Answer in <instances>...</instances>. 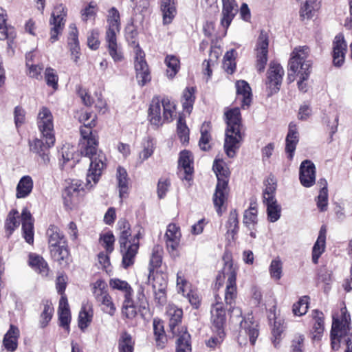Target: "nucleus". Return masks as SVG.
<instances>
[{"instance_id":"nucleus-53","label":"nucleus","mask_w":352,"mask_h":352,"mask_svg":"<svg viewBox=\"0 0 352 352\" xmlns=\"http://www.w3.org/2000/svg\"><path fill=\"white\" fill-rule=\"evenodd\" d=\"M100 241L107 253L110 254L113 251L115 237L112 232H109L101 234Z\"/></svg>"},{"instance_id":"nucleus-21","label":"nucleus","mask_w":352,"mask_h":352,"mask_svg":"<svg viewBox=\"0 0 352 352\" xmlns=\"http://www.w3.org/2000/svg\"><path fill=\"white\" fill-rule=\"evenodd\" d=\"M299 179L301 184L307 188L312 186L316 180V168L313 162L306 160L300 166Z\"/></svg>"},{"instance_id":"nucleus-51","label":"nucleus","mask_w":352,"mask_h":352,"mask_svg":"<svg viewBox=\"0 0 352 352\" xmlns=\"http://www.w3.org/2000/svg\"><path fill=\"white\" fill-rule=\"evenodd\" d=\"M214 335L212 336L206 342V344L208 347L215 349L219 347L223 342L226 333L224 330L212 331Z\"/></svg>"},{"instance_id":"nucleus-12","label":"nucleus","mask_w":352,"mask_h":352,"mask_svg":"<svg viewBox=\"0 0 352 352\" xmlns=\"http://www.w3.org/2000/svg\"><path fill=\"white\" fill-rule=\"evenodd\" d=\"M135 69L136 72V80L140 87H144L151 80V76L148 66L145 60L144 52L137 45L135 47Z\"/></svg>"},{"instance_id":"nucleus-15","label":"nucleus","mask_w":352,"mask_h":352,"mask_svg":"<svg viewBox=\"0 0 352 352\" xmlns=\"http://www.w3.org/2000/svg\"><path fill=\"white\" fill-rule=\"evenodd\" d=\"M66 12L62 4L58 5L54 9L50 19V25H53L50 32V41L52 43L58 40V35L61 33L64 25Z\"/></svg>"},{"instance_id":"nucleus-48","label":"nucleus","mask_w":352,"mask_h":352,"mask_svg":"<svg viewBox=\"0 0 352 352\" xmlns=\"http://www.w3.org/2000/svg\"><path fill=\"white\" fill-rule=\"evenodd\" d=\"M69 28L70 32L68 36V46L70 52L75 53L77 50H80L78 30L74 24L70 25Z\"/></svg>"},{"instance_id":"nucleus-3","label":"nucleus","mask_w":352,"mask_h":352,"mask_svg":"<svg viewBox=\"0 0 352 352\" xmlns=\"http://www.w3.org/2000/svg\"><path fill=\"white\" fill-rule=\"evenodd\" d=\"M224 115L227 124L224 149L226 155L232 158L243 140L241 115L239 108L237 107L228 110Z\"/></svg>"},{"instance_id":"nucleus-31","label":"nucleus","mask_w":352,"mask_h":352,"mask_svg":"<svg viewBox=\"0 0 352 352\" xmlns=\"http://www.w3.org/2000/svg\"><path fill=\"white\" fill-rule=\"evenodd\" d=\"M19 336V330L15 326L11 324L10 329L3 338V343L5 348L10 351H14L17 347V339Z\"/></svg>"},{"instance_id":"nucleus-62","label":"nucleus","mask_w":352,"mask_h":352,"mask_svg":"<svg viewBox=\"0 0 352 352\" xmlns=\"http://www.w3.org/2000/svg\"><path fill=\"white\" fill-rule=\"evenodd\" d=\"M305 336L302 334H296L291 342V352H303Z\"/></svg>"},{"instance_id":"nucleus-33","label":"nucleus","mask_w":352,"mask_h":352,"mask_svg":"<svg viewBox=\"0 0 352 352\" xmlns=\"http://www.w3.org/2000/svg\"><path fill=\"white\" fill-rule=\"evenodd\" d=\"M178 339L176 342V352H190V336L186 331V329L182 328L180 331H177L176 334Z\"/></svg>"},{"instance_id":"nucleus-38","label":"nucleus","mask_w":352,"mask_h":352,"mask_svg":"<svg viewBox=\"0 0 352 352\" xmlns=\"http://www.w3.org/2000/svg\"><path fill=\"white\" fill-rule=\"evenodd\" d=\"M29 263L42 276H47L48 275L49 267L43 257L35 254H30Z\"/></svg>"},{"instance_id":"nucleus-34","label":"nucleus","mask_w":352,"mask_h":352,"mask_svg":"<svg viewBox=\"0 0 352 352\" xmlns=\"http://www.w3.org/2000/svg\"><path fill=\"white\" fill-rule=\"evenodd\" d=\"M161 10L164 24L170 23L176 14L175 0H161Z\"/></svg>"},{"instance_id":"nucleus-60","label":"nucleus","mask_w":352,"mask_h":352,"mask_svg":"<svg viewBox=\"0 0 352 352\" xmlns=\"http://www.w3.org/2000/svg\"><path fill=\"white\" fill-rule=\"evenodd\" d=\"M177 133L181 140L184 142L188 140L189 129L186 124L185 119L179 116L177 124Z\"/></svg>"},{"instance_id":"nucleus-49","label":"nucleus","mask_w":352,"mask_h":352,"mask_svg":"<svg viewBox=\"0 0 352 352\" xmlns=\"http://www.w3.org/2000/svg\"><path fill=\"white\" fill-rule=\"evenodd\" d=\"M142 146L143 150L139 154L140 164L147 160L153 154L154 150L153 140L150 138H147L144 140Z\"/></svg>"},{"instance_id":"nucleus-54","label":"nucleus","mask_w":352,"mask_h":352,"mask_svg":"<svg viewBox=\"0 0 352 352\" xmlns=\"http://www.w3.org/2000/svg\"><path fill=\"white\" fill-rule=\"evenodd\" d=\"M106 286L105 282L102 280H98L94 283L93 294L98 302L102 299L104 296L109 294Z\"/></svg>"},{"instance_id":"nucleus-32","label":"nucleus","mask_w":352,"mask_h":352,"mask_svg":"<svg viewBox=\"0 0 352 352\" xmlns=\"http://www.w3.org/2000/svg\"><path fill=\"white\" fill-rule=\"evenodd\" d=\"M258 223V210L255 204H250V207L244 211L243 223L248 230H255Z\"/></svg>"},{"instance_id":"nucleus-46","label":"nucleus","mask_w":352,"mask_h":352,"mask_svg":"<svg viewBox=\"0 0 352 352\" xmlns=\"http://www.w3.org/2000/svg\"><path fill=\"white\" fill-rule=\"evenodd\" d=\"M165 63L168 67L167 76L170 78H173L179 69V59L175 56L168 55L165 58Z\"/></svg>"},{"instance_id":"nucleus-17","label":"nucleus","mask_w":352,"mask_h":352,"mask_svg":"<svg viewBox=\"0 0 352 352\" xmlns=\"http://www.w3.org/2000/svg\"><path fill=\"white\" fill-rule=\"evenodd\" d=\"M36 124L42 136H54L53 116L48 108H41L37 116Z\"/></svg>"},{"instance_id":"nucleus-26","label":"nucleus","mask_w":352,"mask_h":352,"mask_svg":"<svg viewBox=\"0 0 352 352\" xmlns=\"http://www.w3.org/2000/svg\"><path fill=\"white\" fill-rule=\"evenodd\" d=\"M167 315L169 317L170 331L173 336L180 331L178 324L182 322L183 311L174 305H170L167 310Z\"/></svg>"},{"instance_id":"nucleus-9","label":"nucleus","mask_w":352,"mask_h":352,"mask_svg":"<svg viewBox=\"0 0 352 352\" xmlns=\"http://www.w3.org/2000/svg\"><path fill=\"white\" fill-rule=\"evenodd\" d=\"M230 318L232 322H237L239 321L240 336H248L249 337L250 342L252 345H254L259 335L258 322L254 320V318L251 315L242 318V311L239 307H230Z\"/></svg>"},{"instance_id":"nucleus-58","label":"nucleus","mask_w":352,"mask_h":352,"mask_svg":"<svg viewBox=\"0 0 352 352\" xmlns=\"http://www.w3.org/2000/svg\"><path fill=\"white\" fill-rule=\"evenodd\" d=\"M325 250V241L317 239L312 248V261L314 264L318 263V259Z\"/></svg>"},{"instance_id":"nucleus-13","label":"nucleus","mask_w":352,"mask_h":352,"mask_svg":"<svg viewBox=\"0 0 352 352\" xmlns=\"http://www.w3.org/2000/svg\"><path fill=\"white\" fill-rule=\"evenodd\" d=\"M223 278H227L225 291V302L227 305H232L236 298V272L232 263L227 262L223 268Z\"/></svg>"},{"instance_id":"nucleus-56","label":"nucleus","mask_w":352,"mask_h":352,"mask_svg":"<svg viewBox=\"0 0 352 352\" xmlns=\"http://www.w3.org/2000/svg\"><path fill=\"white\" fill-rule=\"evenodd\" d=\"M269 270L272 278L276 280H280L283 272L282 262L279 259L272 260Z\"/></svg>"},{"instance_id":"nucleus-35","label":"nucleus","mask_w":352,"mask_h":352,"mask_svg":"<svg viewBox=\"0 0 352 352\" xmlns=\"http://www.w3.org/2000/svg\"><path fill=\"white\" fill-rule=\"evenodd\" d=\"M50 254L54 261L58 262L60 265L67 264L69 257V250L67 245H60L56 248L50 249Z\"/></svg>"},{"instance_id":"nucleus-22","label":"nucleus","mask_w":352,"mask_h":352,"mask_svg":"<svg viewBox=\"0 0 352 352\" xmlns=\"http://www.w3.org/2000/svg\"><path fill=\"white\" fill-rule=\"evenodd\" d=\"M178 162L180 177L182 179L190 181L193 173V167L191 166L192 158L190 152L186 150L182 151Z\"/></svg>"},{"instance_id":"nucleus-42","label":"nucleus","mask_w":352,"mask_h":352,"mask_svg":"<svg viewBox=\"0 0 352 352\" xmlns=\"http://www.w3.org/2000/svg\"><path fill=\"white\" fill-rule=\"evenodd\" d=\"M117 179L120 191V197L123 198L128 192V175L126 170L120 166L117 169Z\"/></svg>"},{"instance_id":"nucleus-50","label":"nucleus","mask_w":352,"mask_h":352,"mask_svg":"<svg viewBox=\"0 0 352 352\" xmlns=\"http://www.w3.org/2000/svg\"><path fill=\"white\" fill-rule=\"evenodd\" d=\"M235 51L231 50L226 53L223 57V67L225 71L230 74L234 73L236 69V63L234 57Z\"/></svg>"},{"instance_id":"nucleus-24","label":"nucleus","mask_w":352,"mask_h":352,"mask_svg":"<svg viewBox=\"0 0 352 352\" xmlns=\"http://www.w3.org/2000/svg\"><path fill=\"white\" fill-rule=\"evenodd\" d=\"M299 141V134L297 126L294 122L289 124L288 133L285 138V152L288 154V158L293 159L296 145Z\"/></svg>"},{"instance_id":"nucleus-40","label":"nucleus","mask_w":352,"mask_h":352,"mask_svg":"<svg viewBox=\"0 0 352 352\" xmlns=\"http://www.w3.org/2000/svg\"><path fill=\"white\" fill-rule=\"evenodd\" d=\"M153 332L156 346L163 349L167 342L166 336L164 330V325L160 321H153Z\"/></svg>"},{"instance_id":"nucleus-20","label":"nucleus","mask_w":352,"mask_h":352,"mask_svg":"<svg viewBox=\"0 0 352 352\" xmlns=\"http://www.w3.org/2000/svg\"><path fill=\"white\" fill-rule=\"evenodd\" d=\"M222 4L220 23L226 31L238 13L239 9L235 0H222Z\"/></svg>"},{"instance_id":"nucleus-19","label":"nucleus","mask_w":352,"mask_h":352,"mask_svg":"<svg viewBox=\"0 0 352 352\" xmlns=\"http://www.w3.org/2000/svg\"><path fill=\"white\" fill-rule=\"evenodd\" d=\"M221 298L217 295L215 296L216 302L212 305L211 313L212 330H224L226 321V309L223 303L219 302Z\"/></svg>"},{"instance_id":"nucleus-6","label":"nucleus","mask_w":352,"mask_h":352,"mask_svg":"<svg viewBox=\"0 0 352 352\" xmlns=\"http://www.w3.org/2000/svg\"><path fill=\"white\" fill-rule=\"evenodd\" d=\"M21 221L25 240L29 244H32L34 242L33 219L30 212L26 208L22 210L21 216L15 209L8 213L5 223L7 236H10L12 234L14 230L19 226Z\"/></svg>"},{"instance_id":"nucleus-57","label":"nucleus","mask_w":352,"mask_h":352,"mask_svg":"<svg viewBox=\"0 0 352 352\" xmlns=\"http://www.w3.org/2000/svg\"><path fill=\"white\" fill-rule=\"evenodd\" d=\"M92 314L87 310L85 307H82L78 316V327L80 329H86L91 321Z\"/></svg>"},{"instance_id":"nucleus-37","label":"nucleus","mask_w":352,"mask_h":352,"mask_svg":"<svg viewBox=\"0 0 352 352\" xmlns=\"http://www.w3.org/2000/svg\"><path fill=\"white\" fill-rule=\"evenodd\" d=\"M162 263V250L160 246H155L152 251L149 262V274L148 280L150 281L151 273L155 272V270L160 267Z\"/></svg>"},{"instance_id":"nucleus-61","label":"nucleus","mask_w":352,"mask_h":352,"mask_svg":"<svg viewBox=\"0 0 352 352\" xmlns=\"http://www.w3.org/2000/svg\"><path fill=\"white\" fill-rule=\"evenodd\" d=\"M120 352H132V339L130 334L124 333L119 341Z\"/></svg>"},{"instance_id":"nucleus-14","label":"nucleus","mask_w":352,"mask_h":352,"mask_svg":"<svg viewBox=\"0 0 352 352\" xmlns=\"http://www.w3.org/2000/svg\"><path fill=\"white\" fill-rule=\"evenodd\" d=\"M283 75L284 69L280 64L276 63H270L266 80V85L270 91V96L277 93L280 90Z\"/></svg>"},{"instance_id":"nucleus-11","label":"nucleus","mask_w":352,"mask_h":352,"mask_svg":"<svg viewBox=\"0 0 352 352\" xmlns=\"http://www.w3.org/2000/svg\"><path fill=\"white\" fill-rule=\"evenodd\" d=\"M55 136H42L29 141L30 150L40 157L42 162L47 164L50 162V148L54 145Z\"/></svg>"},{"instance_id":"nucleus-16","label":"nucleus","mask_w":352,"mask_h":352,"mask_svg":"<svg viewBox=\"0 0 352 352\" xmlns=\"http://www.w3.org/2000/svg\"><path fill=\"white\" fill-rule=\"evenodd\" d=\"M268 35L262 30L257 40L256 52V67L259 72L264 71L267 62L268 54Z\"/></svg>"},{"instance_id":"nucleus-43","label":"nucleus","mask_w":352,"mask_h":352,"mask_svg":"<svg viewBox=\"0 0 352 352\" xmlns=\"http://www.w3.org/2000/svg\"><path fill=\"white\" fill-rule=\"evenodd\" d=\"M148 306V303L144 294V287L140 285L137 294V300L135 305L133 304V309H135V312L138 311L141 315H144L147 311Z\"/></svg>"},{"instance_id":"nucleus-23","label":"nucleus","mask_w":352,"mask_h":352,"mask_svg":"<svg viewBox=\"0 0 352 352\" xmlns=\"http://www.w3.org/2000/svg\"><path fill=\"white\" fill-rule=\"evenodd\" d=\"M333 47V61L336 66H341L344 60L347 45L342 34L335 37Z\"/></svg>"},{"instance_id":"nucleus-63","label":"nucleus","mask_w":352,"mask_h":352,"mask_svg":"<svg viewBox=\"0 0 352 352\" xmlns=\"http://www.w3.org/2000/svg\"><path fill=\"white\" fill-rule=\"evenodd\" d=\"M102 298V299H101L98 302H100L101 305L102 306V311L111 316H113L115 313L116 307L111 300V296L107 294L104 296Z\"/></svg>"},{"instance_id":"nucleus-36","label":"nucleus","mask_w":352,"mask_h":352,"mask_svg":"<svg viewBox=\"0 0 352 352\" xmlns=\"http://www.w3.org/2000/svg\"><path fill=\"white\" fill-rule=\"evenodd\" d=\"M265 190L263 192V203L275 200V192L276 190V179L274 176L270 175L265 181Z\"/></svg>"},{"instance_id":"nucleus-7","label":"nucleus","mask_w":352,"mask_h":352,"mask_svg":"<svg viewBox=\"0 0 352 352\" xmlns=\"http://www.w3.org/2000/svg\"><path fill=\"white\" fill-rule=\"evenodd\" d=\"M175 116V104L168 97L154 96L151 100L148 117L151 124L159 126L171 122Z\"/></svg>"},{"instance_id":"nucleus-64","label":"nucleus","mask_w":352,"mask_h":352,"mask_svg":"<svg viewBox=\"0 0 352 352\" xmlns=\"http://www.w3.org/2000/svg\"><path fill=\"white\" fill-rule=\"evenodd\" d=\"M45 78L48 86L56 89L58 86V77L52 68H47L45 72Z\"/></svg>"},{"instance_id":"nucleus-1","label":"nucleus","mask_w":352,"mask_h":352,"mask_svg":"<svg viewBox=\"0 0 352 352\" xmlns=\"http://www.w3.org/2000/svg\"><path fill=\"white\" fill-rule=\"evenodd\" d=\"M96 116L90 122L80 128L81 139L79 147L80 153L89 158L90 165L87 174V186L91 188L99 181L106 166V157L104 153L98 149V142L93 133L92 128L96 125Z\"/></svg>"},{"instance_id":"nucleus-2","label":"nucleus","mask_w":352,"mask_h":352,"mask_svg":"<svg viewBox=\"0 0 352 352\" xmlns=\"http://www.w3.org/2000/svg\"><path fill=\"white\" fill-rule=\"evenodd\" d=\"M309 52V47L307 46L296 47L291 54L288 64L289 71L293 73L288 74V78L293 81L294 74H297L299 76L298 88L302 93L307 92L309 88L307 83L305 82L309 79L311 69V63L307 59Z\"/></svg>"},{"instance_id":"nucleus-5","label":"nucleus","mask_w":352,"mask_h":352,"mask_svg":"<svg viewBox=\"0 0 352 352\" xmlns=\"http://www.w3.org/2000/svg\"><path fill=\"white\" fill-rule=\"evenodd\" d=\"M212 169L217 177V184L213 195V204L217 212L221 215V207L226 201L228 195V182L230 172L226 164L222 160H215Z\"/></svg>"},{"instance_id":"nucleus-25","label":"nucleus","mask_w":352,"mask_h":352,"mask_svg":"<svg viewBox=\"0 0 352 352\" xmlns=\"http://www.w3.org/2000/svg\"><path fill=\"white\" fill-rule=\"evenodd\" d=\"M236 95L241 101L243 109L248 108L252 102V89L249 84L243 80L236 82Z\"/></svg>"},{"instance_id":"nucleus-47","label":"nucleus","mask_w":352,"mask_h":352,"mask_svg":"<svg viewBox=\"0 0 352 352\" xmlns=\"http://www.w3.org/2000/svg\"><path fill=\"white\" fill-rule=\"evenodd\" d=\"M226 227L228 228V232L230 233L232 237L237 234L239 231V219L236 210H232L230 212Z\"/></svg>"},{"instance_id":"nucleus-45","label":"nucleus","mask_w":352,"mask_h":352,"mask_svg":"<svg viewBox=\"0 0 352 352\" xmlns=\"http://www.w3.org/2000/svg\"><path fill=\"white\" fill-rule=\"evenodd\" d=\"M151 276H153V289L167 288L168 276L166 274L159 272L157 270H156L155 272L151 273Z\"/></svg>"},{"instance_id":"nucleus-28","label":"nucleus","mask_w":352,"mask_h":352,"mask_svg":"<svg viewBox=\"0 0 352 352\" xmlns=\"http://www.w3.org/2000/svg\"><path fill=\"white\" fill-rule=\"evenodd\" d=\"M47 236L48 238L49 249L67 244L65 236L60 232L59 228L54 225H51L47 229Z\"/></svg>"},{"instance_id":"nucleus-30","label":"nucleus","mask_w":352,"mask_h":352,"mask_svg":"<svg viewBox=\"0 0 352 352\" xmlns=\"http://www.w3.org/2000/svg\"><path fill=\"white\" fill-rule=\"evenodd\" d=\"M33 180L30 176L25 175L21 178L16 188V197L18 199L27 197L32 191Z\"/></svg>"},{"instance_id":"nucleus-27","label":"nucleus","mask_w":352,"mask_h":352,"mask_svg":"<svg viewBox=\"0 0 352 352\" xmlns=\"http://www.w3.org/2000/svg\"><path fill=\"white\" fill-rule=\"evenodd\" d=\"M60 325L69 331L71 314L66 296L60 297L58 306Z\"/></svg>"},{"instance_id":"nucleus-10","label":"nucleus","mask_w":352,"mask_h":352,"mask_svg":"<svg viewBox=\"0 0 352 352\" xmlns=\"http://www.w3.org/2000/svg\"><path fill=\"white\" fill-rule=\"evenodd\" d=\"M118 226L120 230L119 243L122 255V266L127 268L132 263V241L130 224L125 220H120Z\"/></svg>"},{"instance_id":"nucleus-4","label":"nucleus","mask_w":352,"mask_h":352,"mask_svg":"<svg viewBox=\"0 0 352 352\" xmlns=\"http://www.w3.org/2000/svg\"><path fill=\"white\" fill-rule=\"evenodd\" d=\"M341 312V319L333 317L331 330V348L338 351L340 347V342L344 341L346 345L344 352H352V330L350 327V315L347 314L345 308L342 309Z\"/></svg>"},{"instance_id":"nucleus-55","label":"nucleus","mask_w":352,"mask_h":352,"mask_svg":"<svg viewBox=\"0 0 352 352\" xmlns=\"http://www.w3.org/2000/svg\"><path fill=\"white\" fill-rule=\"evenodd\" d=\"M313 318L315 321L314 324V332L320 335L323 333L324 329V316L322 312L317 309L314 310Z\"/></svg>"},{"instance_id":"nucleus-41","label":"nucleus","mask_w":352,"mask_h":352,"mask_svg":"<svg viewBox=\"0 0 352 352\" xmlns=\"http://www.w3.org/2000/svg\"><path fill=\"white\" fill-rule=\"evenodd\" d=\"M211 126L210 122H204L201 126V138L199 141V146L203 151H208L210 148V141L211 136L210 134Z\"/></svg>"},{"instance_id":"nucleus-18","label":"nucleus","mask_w":352,"mask_h":352,"mask_svg":"<svg viewBox=\"0 0 352 352\" xmlns=\"http://www.w3.org/2000/svg\"><path fill=\"white\" fill-rule=\"evenodd\" d=\"M109 285L114 289L125 292V300L122 307V316L126 318H130L131 313L129 309L132 307L131 286L127 282L118 278L111 279Z\"/></svg>"},{"instance_id":"nucleus-8","label":"nucleus","mask_w":352,"mask_h":352,"mask_svg":"<svg viewBox=\"0 0 352 352\" xmlns=\"http://www.w3.org/2000/svg\"><path fill=\"white\" fill-rule=\"evenodd\" d=\"M120 14L115 8L109 11L107 22L109 28L106 33V41L108 45L109 53L115 61H120L122 58V53L118 51L116 42V33L119 32Z\"/></svg>"},{"instance_id":"nucleus-44","label":"nucleus","mask_w":352,"mask_h":352,"mask_svg":"<svg viewBox=\"0 0 352 352\" xmlns=\"http://www.w3.org/2000/svg\"><path fill=\"white\" fill-rule=\"evenodd\" d=\"M195 89L193 87H187L184 93L182 99L184 110L190 114L193 108L195 97L194 96Z\"/></svg>"},{"instance_id":"nucleus-59","label":"nucleus","mask_w":352,"mask_h":352,"mask_svg":"<svg viewBox=\"0 0 352 352\" xmlns=\"http://www.w3.org/2000/svg\"><path fill=\"white\" fill-rule=\"evenodd\" d=\"M54 308L47 302L44 305V309L41 314L40 324L41 327H45L51 320Z\"/></svg>"},{"instance_id":"nucleus-39","label":"nucleus","mask_w":352,"mask_h":352,"mask_svg":"<svg viewBox=\"0 0 352 352\" xmlns=\"http://www.w3.org/2000/svg\"><path fill=\"white\" fill-rule=\"evenodd\" d=\"M264 204L267 208L268 221L272 223L277 221L280 219L281 214V206L278 204L277 200L264 202Z\"/></svg>"},{"instance_id":"nucleus-29","label":"nucleus","mask_w":352,"mask_h":352,"mask_svg":"<svg viewBox=\"0 0 352 352\" xmlns=\"http://www.w3.org/2000/svg\"><path fill=\"white\" fill-rule=\"evenodd\" d=\"M8 16L6 11L0 8V40L13 38L15 36L14 29L7 24Z\"/></svg>"},{"instance_id":"nucleus-52","label":"nucleus","mask_w":352,"mask_h":352,"mask_svg":"<svg viewBox=\"0 0 352 352\" xmlns=\"http://www.w3.org/2000/svg\"><path fill=\"white\" fill-rule=\"evenodd\" d=\"M308 296H303L297 302L293 305L292 311L295 316H302L308 309Z\"/></svg>"}]
</instances>
